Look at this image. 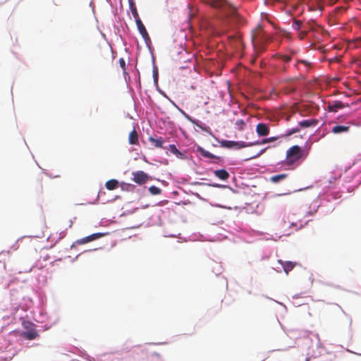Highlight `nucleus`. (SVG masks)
Here are the masks:
<instances>
[{"instance_id":"1","label":"nucleus","mask_w":361,"mask_h":361,"mask_svg":"<svg viewBox=\"0 0 361 361\" xmlns=\"http://www.w3.org/2000/svg\"><path fill=\"white\" fill-rule=\"evenodd\" d=\"M267 40V37L265 36L263 30L259 25L252 31V42L257 56L265 50L264 44Z\"/></svg>"},{"instance_id":"2","label":"nucleus","mask_w":361,"mask_h":361,"mask_svg":"<svg viewBox=\"0 0 361 361\" xmlns=\"http://www.w3.org/2000/svg\"><path fill=\"white\" fill-rule=\"evenodd\" d=\"M205 2L214 8L223 9L228 16H237V8L227 0H204Z\"/></svg>"},{"instance_id":"3","label":"nucleus","mask_w":361,"mask_h":361,"mask_svg":"<svg viewBox=\"0 0 361 361\" xmlns=\"http://www.w3.org/2000/svg\"><path fill=\"white\" fill-rule=\"evenodd\" d=\"M305 156L304 150L300 146H292L286 152V164L292 165Z\"/></svg>"},{"instance_id":"4","label":"nucleus","mask_w":361,"mask_h":361,"mask_svg":"<svg viewBox=\"0 0 361 361\" xmlns=\"http://www.w3.org/2000/svg\"><path fill=\"white\" fill-rule=\"evenodd\" d=\"M220 145L221 147L225 148H235L238 149L254 145L253 142L246 143L243 141L235 142L231 140H222L220 142Z\"/></svg>"},{"instance_id":"5","label":"nucleus","mask_w":361,"mask_h":361,"mask_svg":"<svg viewBox=\"0 0 361 361\" xmlns=\"http://www.w3.org/2000/svg\"><path fill=\"white\" fill-rule=\"evenodd\" d=\"M133 176V181L139 185L145 184L149 180V176L142 171L134 172Z\"/></svg>"},{"instance_id":"6","label":"nucleus","mask_w":361,"mask_h":361,"mask_svg":"<svg viewBox=\"0 0 361 361\" xmlns=\"http://www.w3.org/2000/svg\"><path fill=\"white\" fill-rule=\"evenodd\" d=\"M256 132L259 136H267L269 133V128L267 124L259 123L256 126Z\"/></svg>"},{"instance_id":"7","label":"nucleus","mask_w":361,"mask_h":361,"mask_svg":"<svg viewBox=\"0 0 361 361\" xmlns=\"http://www.w3.org/2000/svg\"><path fill=\"white\" fill-rule=\"evenodd\" d=\"M136 25L137 26V29H138L140 35H142V37H143L145 41L146 42L149 41L150 40L149 36V35L147 33V31L145 25H143L142 22L141 21V20H137Z\"/></svg>"},{"instance_id":"8","label":"nucleus","mask_w":361,"mask_h":361,"mask_svg":"<svg viewBox=\"0 0 361 361\" xmlns=\"http://www.w3.org/2000/svg\"><path fill=\"white\" fill-rule=\"evenodd\" d=\"M345 106H348V104H344L341 101H335L333 103H329L328 104V110L329 111H331V112H336L338 111V109H343Z\"/></svg>"},{"instance_id":"9","label":"nucleus","mask_w":361,"mask_h":361,"mask_svg":"<svg viewBox=\"0 0 361 361\" xmlns=\"http://www.w3.org/2000/svg\"><path fill=\"white\" fill-rule=\"evenodd\" d=\"M102 236H103V234L101 233H93L89 236L78 240L77 243L80 245L85 244L92 240H94L97 238H99Z\"/></svg>"},{"instance_id":"10","label":"nucleus","mask_w":361,"mask_h":361,"mask_svg":"<svg viewBox=\"0 0 361 361\" xmlns=\"http://www.w3.org/2000/svg\"><path fill=\"white\" fill-rule=\"evenodd\" d=\"M350 130V126H339L336 125L331 129V132L334 134H339L343 133H347Z\"/></svg>"},{"instance_id":"11","label":"nucleus","mask_w":361,"mask_h":361,"mask_svg":"<svg viewBox=\"0 0 361 361\" xmlns=\"http://www.w3.org/2000/svg\"><path fill=\"white\" fill-rule=\"evenodd\" d=\"M149 141L150 143L157 148H163L164 140L162 137H149Z\"/></svg>"},{"instance_id":"12","label":"nucleus","mask_w":361,"mask_h":361,"mask_svg":"<svg viewBox=\"0 0 361 361\" xmlns=\"http://www.w3.org/2000/svg\"><path fill=\"white\" fill-rule=\"evenodd\" d=\"M22 335L27 340H33L39 336L37 331L35 329H30L27 331L23 332Z\"/></svg>"},{"instance_id":"13","label":"nucleus","mask_w":361,"mask_h":361,"mask_svg":"<svg viewBox=\"0 0 361 361\" xmlns=\"http://www.w3.org/2000/svg\"><path fill=\"white\" fill-rule=\"evenodd\" d=\"M197 151L204 157H206V158H209V159H220V157H216L214 154H212V153H210L209 152L205 150L203 147H197Z\"/></svg>"},{"instance_id":"14","label":"nucleus","mask_w":361,"mask_h":361,"mask_svg":"<svg viewBox=\"0 0 361 361\" xmlns=\"http://www.w3.org/2000/svg\"><path fill=\"white\" fill-rule=\"evenodd\" d=\"M318 123V121L317 119H308V120H303L300 122H299L298 125L301 128H308L310 126H314Z\"/></svg>"},{"instance_id":"15","label":"nucleus","mask_w":361,"mask_h":361,"mask_svg":"<svg viewBox=\"0 0 361 361\" xmlns=\"http://www.w3.org/2000/svg\"><path fill=\"white\" fill-rule=\"evenodd\" d=\"M215 176L221 180H226L229 178V173L225 169L216 170L214 172Z\"/></svg>"},{"instance_id":"16","label":"nucleus","mask_w":361,"mask_h":361,"mask_svg":"<svg viewBox=\"0 0 361 361\" xmlns=\"http://www.w3.org/2000/svg\"><path fill=\"white\" fill-rule=\"evenodd\" d=\"M129 143L130 145L138 144V134L135 129H133L129 134L128 137Z\"/></svg>"},{"instance_id":"17","label":"nucleus","mask_w":361,"mask_h":361,"mask_svg":"<svg viewBox=\"0 0 361 361\" xmlns=\"http://www.w3.org/2000/svg\"><path fill=\"white\" fill-rule=\"evenodd\" d=\"M273 58L283 62L284 63H288L291 61V56L285 54H277L273 56Z\"/></svg>"},{"instance_id":"18","label":"nucleus","mask_w":361,"mask_h":361,"mask_svg":"<svg viewBox=\"0 0 361 361\" xmlns=\"http://www.w3.org/2000/svg\"><path fill=\"white\" fill-rule=\"evenodd\" d=\"M300 64L304 66L305 71H307L311 66V63L308 61L298 60L295 65V68H297L298 70H300Z\"/></svg>"},{"instance_id":"19","label":"nucleus","mask_w":361,"mask_h":361,"mask_svg":"<svg viewBox=\"0 0 361 361\" xmlns=\"http://www.w3.org/2000/svg\"><path fill=\"white\" fill-rule=\"evenodd\" d=\"M105 186L108 190H113L118 188V182L115 179H111L106 182Z\"/></svg>"},{"instance_id":"20","label":"nucleus","mask_w":361,"mask_h":361,"mask_svg":"<svg viewBox=\"0 0 361 361\" xmlns=\"http://www.w3.org/2000/svg\"><path fill=\"white\" fill-rule=\"evenodd\" d=\"M283 270L286 274H288L295 267V264L292 262H285L282 264Z\"/></svg>"},{"instance_id":"21","label":"nucleus","mask_w":361,"mask_h":361,"mask_svg":"<svg viewBox=\"0 0 361 361\" xmlns=\"http://www.w3.org/2000/svg\"><path fill=\"white\" fill-rule=\"evenodd\" d=\"M130 7H131L132 14L135 20V23L137 22V20H140V18L139 17V14L137 13L136 7L133 4H130Z\"/></svg>"},{"instance_id":"22","label":"nucleus","mask_w":361,"mask_h":361,"mask_svg":"<svg viewBox=\"0 0 361 361\" xmlns=\"http://www.w3.org/2000/svg\"><path fill=\"white\" fill-rule=\"evenodd\" d=\"M292 27L295 30H299L302 27V22L300 20L294 19L293 22Z\"/></svg>"},{"instance_id":"23","label":"nucleus","mask_w":361,"mask_h":361,"mask_svg":"<svg viewBox=\"0 0 361 361\" xmlns=\"http://www.w3.org/2000/svg\"><path fill=\"white\" fill-rule=\"evenodd\" d=\"M149 191L152 195H160L161 192V190L159 188L154 185H152L151 187H149Z\"/></svg>"},{"instance_id":"24","label":"nucleus","mask_w":361,"mask_h":361,"mask_svg":"<svg viewBox=\"0 0 361 361\" xmlns=\"http://www.w3.org/2000/svg\"><path fill=\"white\" fill-rule=\"evenodd\" d=\"M168 149L173 154L176 155V156H180L182 154L180 153V152L176 148V145H170L169 146V148Z\"/></svg>"},{"instance_id":"25","label":"nucleus","mask_w":361,"mask_h":361,"mask_svg":"<svg viewBox=\"0 0 361 361\" xmlns=\"http://www.w3.org/2000/svg\"><path fill=\"white\" fill-rule=\"evenodd\" d=\"M286 176H287L286 174H280V175L274 176L271 177V180L274 183H276L281 180L286 178Z\"/></svg>"},{"instance_id":"26","label":"nucleus","mask_w":361,"mask_h":361,"mask_svg":"<svg viewBox=\"0 0 361 361\" xmlns=\"http://www.w3.org/2000/svg\"><path fill=\"white\" fill-rule=\"evenodd\" d=\"M276 140H277V137H271L263 139L261 142H257L253 143V144H254V145H260V144H266V143H268V142H274V141H275Z\"/></svg>"},{"instance_id":"27","label":"nucleus","mask_w":361,"mask_h":361,"mask_svg":"<svg viewBox=\"0 0 361 361\" xmlns=\"http://www.w3.org/2000/svg\"><path fill=\"white\" fill-rule=\"evenodd\" d=\"M302 227V224L297 222H291L290 225L288 226L289 228H293V231H298V229L301 228Z\"/></svg>"},{"instance_id":"28","label":"nucleus","mask_w":361,"mask_h":361,"mask_svg":"<svg viewBox=\"0 0 361 361\" xmlns=\"http://www.w3.org/2000/svg\"><path fill=\"white\" fill-rule=\"evenodd\" d=\"M307 33L308 30L304 29L298 33V37L300 39L302 40L307 36Z\"/></svg>"},{"instance_id":"29","label":"nucleus","mask_w":361,"mask_h":361,"mask_svg":"<svg viewBox=\"0 0 361 361\" xmlns=\"http://www.w3.org/2000/svg\"><path fill=\"white\" fill-rule=\"evenodd\" d=\"M304 29L308 30V32L310 31H314L315 30V28L314 27L312 23H311L310 22H308L307 23V25L305 26Z\"/></svg>"},{"instance_id":"30","label":"nucleus","mask_w":361,"mask_h":361,"mask_svg":"<svg viewBox=\"0 0 361 361\" xmlns=\"http://www.w3.org/2000/svg\"><path fill=\"white\" fill-rule=\"evenodd\" d=\"M300 131V128L297 127V128H292L290 130H288L286 133V135H291L294 133H296Z\"/></svg>"},{"instance_id":"31","label":"nucleus","mask_w":361,"mask_h":361,"mask_svg":"<svg viewBox=\"0 0 361 361\" xmlns=\"http://www.w3.org/2000/svg\"><path fill=\"white\" fill-rule=\"evenodd\" d=\"M119 64H120V66L121 67L122 70L123 71V72H125L126 71V61H125L124 59H123V58L119 59Z\"/></svg>"},{"instance_id":"32","label":"nucleus","mask_w":361,"mask_h":361,"mask_svg":"<svg viewBox=\"0 0 361 361\" xmlns=\"http://www.w3.org/2000/svg\"><path fill=\"white\" fill-rule=\"evenodd\" d=\"M228 39L231 42L233 40L235 41L236 42H240V39L239 37H236L235 35H230L228 37Z\"/></svg>"},{"instance_id":"33","label":"nucleus","mask_w":361,"mask_h":361,"mask_svg":"<svg viewBox=\"0 0 361 361\" xmlns=\"http://www.w3.org/2000/svg\"><path fill=\"white\" fill-rule=\"evenodd\" d=\"M235 125L240 126V129H243V126H245V122L243 120L239 119L236 121Z\"/></svg>"},{"instance_id":"34","label":"nucleus","mask_w":361,"mask_h":361,"mask_svg":"<svg viewBox=\"0 0 361 361\" xmlns=\"http://www.w3.org/2000/svg\"><path fill=\"white\" fill-rule=\"evenodd\" d=\"M281 71L283 72V73H285L286 72V66H283L281 69Z\"/></svg>"},{"instance_id":"35","label":"nucleus","mask_w":361,"mask_h":361,"mask_svg":"<svg viewBox=\"0 0 361 361\" xmlns=\"http://www.w3.org/2000/svg\"><path fill=\"white\" fill-rule=\"evenodd\" d=\"M199 128H200L202 130H204V131H207V128H203L202 126H200V125H197Z\"/></svg>"},{"instance_id":"36","label":"nucleus","mask_w":361,"mask_h":361,"mask_svg":"<svg viewBox=\"0 0 361 361\" xmlns=\"http://www.w3.org/2000/svg\"><path fill=\"white\" fill-rule=\"evenodd\" d=\"M154 80H157L158 73H157V71L155 72V73H154Z\"/></svg>"},{"instance_id":"37","label":"nucleus","mask_w":361,"mask_h":361,"mask_svg":"<svg viewBox=\"0 0 361 361\" xmlns=\"http://www.w3.org/2000/svg\"><path fill=\"white\" fill-rule=\"evenodd\" d=\"M287 226L286 221H284L283 226L286 227Z\"/></svg>"},{"instance_id":"38","label":"nucleus","mask_w":361,"mask_h":361,"mask_svg":"<svg viewBox=\"0 0 361 361\" xmlns=\"http://www.w3.org/2000/svg\"><path fill=\"white\" fill-rule=\"evenodd\" d=\"M255 60H256V58L253 59L252 60V63H255Z\"/></svg>"},{"instance_id":"39","label":"nucleus","mask_w":361,"mask_h":361,"mask_svg":"<svg viewBox=\"0 0 361 361\" xmlns=\"http://www.w3.org/2000/svg\"><path fill=\"white\" fill-rule=\"evenodd\" d=\"M291 233H292V231L291 232H288V233H286V235H290Z\"/></svg>"}]
</instances>
